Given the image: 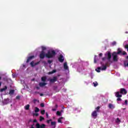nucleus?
Here are the masks:
<instances>
[{
  "label": "nucleus",
  "mask_w": 128,
  "mask_h": 128,
  "mask_svg": "<svg viewBox=\"0 0 128 128\" xmlns=\"http://www.w3.org/2000/svg\"><path fill=\"white\" fill-rule=\"evenodd\" d=\"M34 122H36V120H34Z\"/></svg>",
  "instance_id": "nucleus-46"
},
{
  "label": "nucleus",
  "mask_w": 128,
  "mask_h": 128,
  "mask_svg": "<svg viewBox=\"0 0 128 128\" xmlns=\"http://www.w3.org/2000/svg\"><path fill=\"white\" fill-rule=\"evenodd\" d=\"M52 60H48V64H52Z\"/></svg>",
  "instance_id": "nucleus-38"
},
{
  "label": "nucleus",
  "mask_w": 128,
  "mask_h": 128,
  "mask_svg": "<svg viewBox=\"0 0 128 128\" xmlns=\"http://www.w3.org/2000/svg\"><path fill=\"white\" fill-rule=\"evenodd\" d=\"M116 122H117L118 124L119 122H120V118H117L116 120Z\"/></svg>",
  "instance_id": "nucleus-28"
},
{
  "label": "nucleus",
  "mask_w": 128,
  "mask_h": 128,
  "mask_svg": "<svg viewBox=\"0 0 128 128\" xmlns=\"http://www.w3.org/2000/svg\"><path fill=\"white\" fill-rule=\"evenodd\" d=\"M38 64V62L34 63V62L32 61V62H30V66H36V64Z\"/></svg>",
  "instance_id": "nucleus-14"
},
{
  "label": "nucleus",
  "mask_w": 128,
  "mask_h": 128,
  "mask_svg": "<svg viewBox=\"0 0 128 128\" xmlns=\"http://www.w3.org/2000/svg\"><path fill=\"white\" fill-rule=\"evenodd\" d=\"M124 104H122V106H124Z\"/></svg>",
  "instance_id": "nucleus-49"
},
{
  "label": "nucleus",
  "mask_w": 128,
  "mask_h": 128,
  "mask_svg": "<svg viewBox=\"0 0 128 128\" xmlns=\"http://www.w3.org/2000/svg\"><path fill=\"white\" fill-rule=\"evenodd\" d=\"M56 80H58L56 77H54L53 78L50 80V82H56Z\"/></svg>",
  "instance_id": "nucleus-10"
},
{
  "label": "nucleus",
  "mask_w": 128,
  "mask_h": 128,
  "mask_svg": "<svg viewBox=\"0 0 128 128\" xmlns=\"http://www.w3.org/2000/svg\"><path fill=\"white\" fill-rule=\"evenodd\" d=\"M59 62H62L64 60V58L62 54H60L58 57Z\"/></svg>",
  "instance_id": "nucleus-6"
},
{
  "label": "nucleus",
  "mask_w": 128,
  "mask_h": 128,
  "mask_svg": "<svg viewBox=\"0 0 128 128\" xmlns=\"http://www.w3.org/2000/svg\"><path fill=\"white\" fill-rule=\"evenodd\" d=\"M46 80V77L44 76L42 78V81L44 82Z\"/></svg>",
  "instance_id": "nucleus-22"
},
{
  "label": "nucleus",
  "mask_w": 128,
  "mask_h": 128,
  "mask_svg": "<svg viewBox=\"0 0 128 128\" xmlns=\"http://www.w3.org/2000/svg\"><path fill=\"white\" fill-rule=\"evenodd\" d=\"M14 90H10V94L12 95V94H14Z\"/></svg>",
  "instance_id": "nucleus-24"
},
{
  "label": "nucleus",
  "mask_w": 128,
  "mask_h": 128,
  "mask_svg": "<svg viewBox=\"0 0 128 128\" xmlns=\"http://www.w3.org/2000/svg\"><path fill=\"white\" fill-rule=\"evenodd\" d=\"M34 116H38V114L36 112V113L34 114Z\"/></svg>",
  "instance_id": "nucleus-37"
},
{
  "label": "nucleus",
  "mask_w": 128,
  "mask_h": 128,
  "mask_svg": "<svg viewBox=\"0 0 128 128\" xmlns=\"http://www.w3.org/2000/svg\"><path fill=\"white\" fill-rule=\"evenodd\" d=\"M20 96H17L16 97V98L17 100H20Z\"/></svg>",
  "instance_id": "nucleus-40"
},
{
  "label": "nucleus",
  "mask_w": 128,
  "mask_h": 128,
  "mask_svg": "<svg viewBox=\"0 0 128 128\" xmlns=\"http://www.w3.org/2000/svg\"><path fill=\"white\" fill-rule=\"evenodd\" d=\"M56 122H51L52 126H56Z\"/></svg>",
  "instance_id": "nucleus-26"
},
{
  "label": "nucleus",
  "mask_w": 128,
  "mask_h": 128,
  "mask_svg": "<svg viewBox=\"0 0 128 128\" xmlns=\"http://www.w3.org/2000/svg\"><path fill=\"white\" fill-rule=\"evenodd\" d=\"M46 116H47V118H48V112H46Z\"/></svg>",
  "instance_id": "nucleus-45"
},
{
  "label": "nucleus",
  "mask_w": 128,
  "mask_h": 128,
  "mask_svg": "<svg viewBox=\"0 0 128 128\" xmlns=\"http://www.w3.org/2000/svg\"><path fill=\"white\" fill-rule=\"evenodd\" d=\"M118 54H123V56H124V54H126V52L124 51H122V48H118V52H114L112 54V58L114 62H118Z\"/></svg>",
  "instance_id": "nucleus-3"
},
{
  "label": "nucleus",
  "mask_w": 128,
  "mask_h": 128,
  "mask_svg": "<svg viewBox=\"0 0 128 128\" xmlns=\"http://www.w3.org/2000/svg\"><path fill=\"white\" fill-rule=\"evenodd\" d=\"M124 104H126V106H128V100H125Z\"/></svg>",
  "instance_id": "nucleus-34"
},
{
  "label": "nucleus",
  "mask_w": 128,
  "mask_h": 128,
  "mask_svg": "<svg viewBox=\"0 0 128 128\" xmlns=\"http://www.w3.org/2000/svg\"><path fill=\"white\" fill-rule=\"evenodd\" d=\"M64 118L61 117L58 119V122H60V124H62V120Z\"/></svg>",
  "instance_id": "nucleus-20"
},
{
  "label": "nucleus",
  "mask_w": 128,
  "mask_h": 128,
  "mask_svg": "<svg viewBox=\"0 0 128 128\" xmlns=\"http://www.w3.org/2000/svg\"><path fill=\"white\" fill-rule=\"evenodd\" d=\"M117 100L118 101H120L122 100V98H118L117 99Z\"/></svg>",
  "instance_id": "nucleus-39"
},
{
  "label": "nucleus",
  "mask_w": 128,
  "mask_h": 128,
  "mask_svg": "<svg viewBox=\"0 0 128 128\" xmlns=\"http://www.w3.org/2000/svg\"><path fill=\"white\" fill-rule=\"evenodd\" d=\"M62 112H64V110H61L60 112V111H58L57 112H56V114H57V116H62Z\"/></svg>",
  "instance_id": "nucleus-15"
},
{
  "label": "nucleus",
  "mask_w": 128,
  "mask_h": 128,
  "mask_svg": "<svg viewBox=\"0 0 128 128\" xmlns=\"http://www.w3.org/2000/svg\"><path fill=\"white\" fill-rule=\"evenodd\" d=\"M126 34H128V32H126Z\"/></svg>",
  "instance_id": "nucleus-48"
},
{
  "label": "nucleus",
  "mask_w": 128,
  "mask_h": 128,
  "mask_svg": "<svg viewBox=\"0 0 128 128\" xmlns=\"http://www.w3.org/2000/svg\"><path fill=\"white\" fill-rule=\"evenodd\" d=\"M21 68H23V70H24V68H26V65L23 64L22 66H21Z\"/></svg>",
  "instance_id": "nucleus-35"
},
{
  "label": "nucleus",
  "mask_w": 128,
  "mask_h": 128,
  "mask_svg": "<svg viewBox=\"0 0 128 128\" xmlns=\"http://www.w3.org/2000/svg\"><path fill=\"white\" fill-rule=\"evenodd\" d=\"M39 84L40 86H46V84L45 82H40Z\"/></svg>",
  "instance_id": "nucleus-18"
},
{
  "label": "nucleus",
  "mask_w": 128,
  "mask_h": 128,
  "mask_svg": "<svg viewBox=\"0 0 128 128\" xmlns=\"http://www.w3.org/2000/svg\"><path fill=\"white\" fill-rule=\"evenodd\" d=\"M96 56H95L94 58V62L96 64Z\"/></svg>",
  "instance_id": "nucleus-33"
},
{
  "label": "nucleus",
  "mask_w": 128,
  "mask_h": 128,
  "mask_svg": "<svg viewBox=\"0 0 128 128\" xmlns=\"http://www.w3.org/2000/svg\"><path fill=\"white\" fill-rule=\"evenodd\" d=\"M45 112H46V111L44 110H41L42 114H44Z\"/></svg>",
  "instance_id": "nucleus-30"
},
{
  "label": "nucleus",
  "mask_w": 128,
  "mask_h": 128,
  "mask_svg": "<svg viewBox=\"0 0 128 128\" xmlns=\"http://www.w3.org/2000/svg\"><path fill=\"white\" fill-rule=\"evenodd\" d=\"M40 106H42V108H44V103L41 104Z\"/></svg>",
  "instance_id": "nucleus-36"
},
{
  "label": "nucleus",
  "mask_w": 128,
  "mask_h": 128,
  "mask_svg": "<svg viewBox=\"0 0 128 128\" xmlns=\"http://www.w3.org/2000/svg\"><path fill=\"white\" fill-rule=\"evenodd\" d=\"M84 70V68L82 66H80V67L78 68V72H82V70Z\"/></svg>",
  "instance_id": "nucleus-13"
},
{
  "label": "nucleus",
  "mask_w": 128,
  "mask_h": 128,
  "mask_svg": "<svg viewBox=\"0 0 128 128\" xmlns=\"http://www.w3.org/2000/svg\"><path fill=\"white\" fill-rule=\"evenodd\" d=\"M110 58H112V54L109 52H106L105 54V57L102 58L103 62H105L104 64L102 62H101L102 66L96 69V72H100V70H106L108 64L112 62V61L110 60Z\"/></svg>",
  "instance_id": "nucleus-1"
},
{
  "label": "nucleus",
  "mask_w": 128,
  "mask_h": 128,
  "mask_svg": "<svg viewBox=\"0 0 128 128\" xmlns=\"http://www.w3.org/2000/svg\"><path fill=\"white\" fill-rule=\"evenodd\" d=\"M56 108H52V110H53V112H56V108H58V105H56Z\"/></svg>",
  "instance_id": "nucleus-29"
},
{
  "label": "nucleus",
  "mask_w": 128,
  "mask_h": 128,
  "mask_svg": "<svg viewBox=\"0 0 128 128\" xmlns=\"http://www.w3.org/2000/svg\"><path fill=\"white\" fill-rule=\"evenodd\" d=\"M36 128H46V125L44 124H42L41 125L40 124L37 123L36 124Z\"/></svg>",
  "instance_id": "nucleus-5"
},
{
  "label": "nucleus",
  "mask_w": 128,
  "mask_h": 128,
  "mask_svg": "<svg viewBox=\"0 0 128 128\" xmlns=\"http://www.w3.org/2000/svg\"><path fill=\"white\" fill-rule=\"evenodd\" d=\"M51 120H48L47 122H48V124H50V122Z\"/></svg>",
  "instance_id": "nucleus-44"
},
{
  "label": "nucleus",
  "mask_w": 128,
  "mask_h": 128,
  "mask_svg": "<svg viewBox=\"0 0 128 128\" xmlns=\"http://www.w3.org/2000/svg\"><path fill=\"white\" fill-rule=\"evenodd\" d=\"M40 96H44V94H40Z\"/></svg>",
  "instance_id": "nucleus-47"
},
{
  "label": "nucleus",
  "mask_w": 128,
  "mask_h": 128,
  "mask_svg": "<svg viewBox=\"0 0 128 128\" xmlns=\"http://www.w3.org/2000/svg\"><path fill=\"white\" fill-rule=\"evenodd\" d=\"M124 66H128V62H124Z\"/></svg>",
  "instance_id": "nucleus-27"
},
{
  "label": "nucleus",
  "mask_w": 128,
  "mask_h": 128,
  "mask_svg": "<svg viewBox=\"0 0 128 128\" xmlns=\"http://www.w3.org/2000/svg\"><path fill=\"white\" fill-rule=\"evenodd\" d=\"M64 68L65 70H68V72L70 71L68 69V63H66V62H65L64 64Z\"/></svg>",
  "instance_id": "nucleus-8"
},
{
  "label": "nucleus",
  "mask_w": 128,
  "mask_h": 128,
  "mask_svg": "<svg viewBox=\"0 0 128 128\" xmlns=\"http://www.w3.org/2000/svg\"><path fill=\"white\" fill-rule=\"evenodd\" d=\"M100 106H98L96 108V110L94 111L92 114V116L93 118H96V116H98V112L99 110H100Z\"/></svg>",
  "instance_id": "nucleus-4"
},
{
  "label": "nucleus",
  "mask_w": 128,
  "mask_h": 128,
  "mask_svg": "<svg viewBox=\"0 0 128 128\" xmlns=\"http://www.w3.org/2000/svg\"><path fill=\"white\" fill-rule=\"evenodd\" d=\"M102 56V54L100 53L99 54V56Z\"/></svg>",
  "instance_id": "nucleus-43"
},
{
  "label": "nucleus",
  "mask_w": 128,
  "mask_h": 128,
  "mask_svg": "<svg viewBox=\"0 0 128 128\" xmlns=\"http://www.w3.org/2000/svg\"><path fill=\"white\" fill-rule=\"evenodd\" d=\"M35 112H40V109L36 107L35 108Z\"/></svg>",
  "instance_id": "nucleus-25"
},
{
  "label": "nucleus",
  "mask_w": 128,
  "mask_h": 128,
  "mask_svg": "<svg viewBox=\"0 0 128 128\" xmlns=\"http://www.w3.org/2000/svg\"><path fill=\"white\" fill-rule=\"evenodd\" d=\"M12 78H16V74H12Z\"/></svg>",
  "instance_id": "nucleus-42"
},
{
  "label": "nucleus",
  "mask_w": 128,
  "mask_h": 128,
  "mask_svg": "<svg viewBox=\"0 0 128 128\" xmlns=\"http://www.w3.org/2000/svg\"><path fill=\"white\" fill-rule=\"evenodd\" d=\"M7 88H8L6 87V86H5L4 88L0 89V92H4V90H6Z\"/></svg>",
  "instance_id": "nucleus-19"
},
{
  "label": "nucleus",
  "mask_w": 128,
  "mask_h": 128,
  "mask_svg": "<svg viewBox=\"0 0 128 128\" xmlns=\"http://www.w3.org/2000/svg\"><path fill=\"white\" fill-rule=\"evenodd\" d=\"M98 82H93V86H97L98 85Z\"/></svg>",
  "instance_id": "nucleus-23"
},
{
  "label": "nucleus",
  "mask_w": 128,
  "mask_h": 128,
  "mask_svg": "<svg viewBox=\"0 0 128 128\" xmlns=\"http://www.w3.org/2000/svg\"><path fill=\"white\" fill-rule=\"evenodd\" d=\"M120 92L122 94H126L128 92L126 89L122 88L120 90Z\"/></svg>",
  "instance_id": "nucleus-7"
},
{
  "label": "nucleus",
  "mask_w": 128,
  "mask_h": 128,
  "mask_svg": "<svg viewBox=\"0 0 128 128\" xmlns=\"http://www.w3.org/2000/svg\"><path fill=\"white\" fill-rule=\"evenodd\" d=\"M44 120V117L40 116V122H42V120Z\"/></svg>",
  "instance_id": "nucleus-31"
},
{
  "label": "nucleus",
  "mask_w": 128,
  "mask_h": 128,
  "mask_svg": "<svg viewBox=\"0 0 128 128\" xmlns=\"http://www.w3.org/2000/svg\"><path fill=\"white\" fill-rule=\"evenodd\" d=\"M41 48L42 51L40 54V58H54L56 54V50L54 49H50L47 51L46 53H45L44 50H46V47L42 46Z\"/></svg>",
  "instance_id": "nucleus-2"
},
{
  "label": "nucleus",
  "mask_w": 128,
  "mask_h": 128,
  "mask_svg": "<svg viewBox=\"0 0 128 128\" xmlns=\"http://www.w3.org/2000/svg\"><path fill=\"white\" fill-rule=\"evenodd\" d=\"M115 96L116 98H122V95L120 92H120H115Z\"/></svg>",
  "instance_id": "nucleus-9"
},
{
  "label": "nucleus",
  "mask_w": 128,
  "mask_h": 128,
  "mask_svg": "<svg viewBox=\"0 0 128 128\" xmlns=\"http://www.w3.org/2000/svg\"><path fill=\"white\" fill-rule=\"evenodd\" d=\"M8 102H10V99L7 98V99H4V100L3 104H8Z\"/></svg>",
  "instance_id": "nucleus-11"
},
{
  "label": "nucleus",
  "mask_w": 128,
  "mask_h": 128,
  "mask_svg": "<svg viewBox=\"0 0 128 128\" xmlns=\"http://www.w3.org/2000/svg\"><path fill=\"white\" fill-rule=\"evenodd\" d=\"M109 108H110L111 110H114V108H116V106H114V104H109L108 106Z\"/></svg>",
  "instance_id": "nucleus-12"
},
{
  "label": "nucleus",
  "mask_w": 128,
  "mask_h": 128,
  "mask_svg": "<svg viewBox=\"0 0 128 128\" xmlns=\"http://www.w3.org/2000/svg\"><path fill=\"white\" fill-rule=\"evenodd\" d=\"M34 58V56H31L29 57L27 59L26 62H30L31 60H32V58Z\"/></svg>",
  "instance_id": "nucleus-16"
},
{
  "label": "nucleus",
  "mask_w": 128,
  "mask_h": 128,
  "mask_svg": "<svg viewBox=\"0 0 128 128\" xmlns=\"http://www.w3.org/2000/svg\"><path fill=\"white\" fill-rule=\"evenodd\" d=\"M116 42H113L112 43V46H116Z\"/></svg>",
  "instance_id": "nucleus-32"
},
{
  "label": "nucleus",
  "mask_w": 128,
  "mask_h": 128,
  "mask_svg": "<svg viewBox=\"0 0 128 128\" xmlns=\"http://www.w3.org/2000/svg\"><path fill=\"white\" fill-rule=\"evenodd\" d=\"M54 72H56V70H54L52 72H49L48 74H54Z\"/></svg>",
  "instance_id": "nucleus-17"
},
{
  "label": "nucleus",
  "mask_w": 128,
  "mask_h": 128,
  "mask_svg": "<svg viewBox=\"0 0 128 128\" xmlns=\"http://www.w3.org/2000/svg\"><path fill=\"white\" fill-rule=\"evenodd\" d=\"M24 108L25 110H28V108H30V104H27L24 106Z\"/></svg>",
  "instance_id": "nucleus-21"
},
{
  "label": "nucleus",
  "mask_w": 128,
  "mask_h": 128,
  "mask_svg": "<svg viewBox=\"0 0 128 128\" xmlns=\"http://www.w3.org/2000/svg\"><path fill=\"white\" fill-rule=\"evenodd\" d=\"M2 80V77L0 76V80ZM2 86V82L0 81V86Z\"/></svg>",
  "instance_id": "nucleus-41"
}]
</instances>
